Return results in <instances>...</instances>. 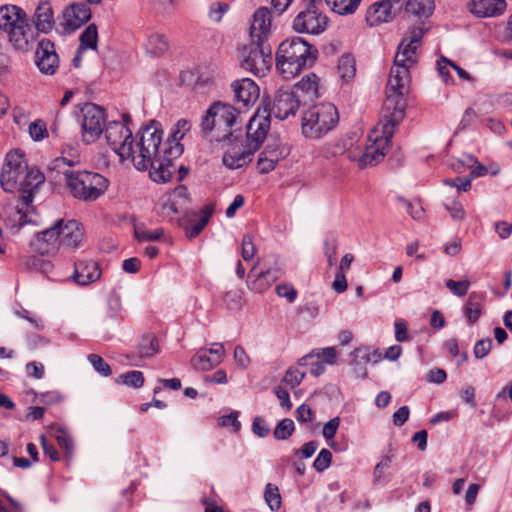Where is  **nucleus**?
I'll use <instances>...</instances> for the list:
<instances>
[{
    "mask_svg": "<svg viewBox=\"0 0 512 512\" xmlns=\"http://www.w3.org/2000/svg\"><path fill=\"white\" fill-rule=\"evenodd\" d=\"M59 224H63L62 219L56 221L52 227L37 233L33 237L30 243L33 251L41 255H45L54 253L58 250L61 245Z\"/></svg>",
    "mask_w": 512,
    "mask_h": 512,
    "instance_id": "obj_16",
    "label": "nucleus"
},
{
    "mask_svg": "<svg viewBox=\"0 0 512 512\" xmlns=\"http://www.w3.org/2000/svg\"><path fill=\"white\" fill-rule=\"evenodd\" d=\"M61 245L76 248L83 240V229L76 220L63 221L59 224Z\"/></svg>",
    "mask_w": 512,
    "mask_h": 512,
    "instance_id": "obj_23",
    "label": "nucleus"
},
{
    "mask_svg": "<svg viewBox=\"0 0 512 512\" xmlns=\"http://www.w3.org/2000/svg\"><path fill=\"white\" fill-rule=\"evenodd\" d=\"M128 116H124V122L111 121L105 126L104 139L106 144L115 152L121 161L131 160L139 171L153 170L156 167L161 170V164H157V148L163 135L162 130L155 122L145 126L139 132V140L134 143L132 131L128 127Z\"/></svg>",
    "mask_w": 512,
    "mask_h": 512,
    "instance_id": "obj_2",
    "label": "nucleus"
},
{
    "mask_svg": "<svg viewBox=\"0 0 512 512\" xmlns=\"http://www.w3.org/2000/svg\"><path fill=\"white\" fill-rule=\"evenodd\" d=\"M340 418L339 417H334L332 419H330L323 427V430H322V434H323V437L326 439V440H331L334 438L338 428H339V425H340Z\"/></svg>",
    "mask_w": 512,
    "mask_h": 512,
    "instance_id": "obj_63",
    "label": "nucleus"
},
{
    "mask_svg": "<svg viewBox=\"0 0 512 512\" xmlns=\"http://www.w3.org/2000/svg\"><path fill=\"white\" fill-rule=\"evenodd\" d=\"M134 233L137 240L141 242L157 241L164 236V230L162 228L148 230L144 227L137 226L135 227Z\"/></svg>",
    "mask_w": 512,
    "mask_h": 512,
    "instance_id": "obj_41",
    "label": "nucleus"
},
{
    "mask_svg": "<svg viewBox=\"0 0 512 512\" xmlns=\"http://www.w3.org/2000/svg\"><path fill=\"white\" fill-rule=\"evenodd\" d=\"M191 123L186 119H180L176 122L174 127L171 129L169 138L165 143L160 142L157 148V157L159 161L157 164H161V170L156 167L150 170V177L154 182L165 183L171 180L176 168L173 165V160L178 158L182 152L183 147L180 144V140L185 134L190 131Z\"/></svg>",
    "mask_w": 512,
    "mask_h": 512,
    "instance_id": "obj_4",
    "label": "nucleus"
},
{
    "mask_svg": "<svg viewBox=\"0 0 512 512\" xmlns=\"http://www.w3.org/2000/svg\"><path fill=\"white\" fill-rule=\"evenodd\" d=\"M339 122L336 106L324 102L311 106L304 111L301 119L302 135L311 140H318L332 131Z\"/></svg>",
    "mask_w": 512,
    "mask_h": 512,
    "instance_id": "obj_6",
    "label": "nucleus"
},
{
    "mask_svg": "<svg viewBox=\"0 0 512 512\" xmlns=\"http://www.w3.org/2000/svg\"><path fill=\"white\" fill-rule=\"evenodd\" d=\"M88 361L92 365L95 371L104 377H108L112 374V369L108 363L98 354H89Z\"/></svg>",
    "mask_w": 512,
    "mask_h": 512,
    "instance_id": "obj_45",
    "label": "nucleus"
},
{
    "mask_svg": "<svg viewBox=\"0 0 512 512\" xmlns=\"http://www.w3.org/2000/svg\"><path fill=\"white\" fill-rule=\"evenodd\" d=\"M344 152L345 145L340 141L325 144L319 150L320 155L326 159L337 157L342 155Z\"/></svg>",
    "mask_w": 512,
    "mask_h": 512,
    "instance_id": "obj_46",
    "label": "nucleus"
},
{
    "mask_svg": "<svg viewBox=\"0 0 512 512\" xmlns=\"http://www.w3.org/2000/svg\"><path fill=\"white\" fill-rule=\"evenodd\" d=\"M270 128V113L266 107L259 108L247 124V146L258 150Z\"/></svg>",
    "mask_w": 512,
    "mask_h": 512,
    "instance_id": "obj_14",
    "label": "nucleus"
},
{
    "mask_svg": "<svg viewBox=\"0 0 512 512\" xmlns=\"http://www.w3.org/2000/svg\"><path fill=\"white\" fill-rule=\"evenodd\" d=\"M34 23L38 31L48 33L54 26V14L50 3L43 2L38 5L34 14Z\"/></svg>",
    "mask_w": 512,
    "mask_h": 512,
    "instance_id": "obj_28",
    "label": "nucleus"
},
{
    "mask_svg": "<svg viewBox=\"0 0 512 512\" xmlns=\"http://www.w3.org/2000/svg\"><path fill=\"white\" fill-rule=\"evenodd\" d=\"M424 34L425 29L421 25L412 26L405 33L390 70L383 117L368 135L370 144L362 153L352 150L347 152V157L357 162L361 169L373 166L384 159L395 128L405 117V95L410 83V69L418 62V49Z\"/></svg>",
    "mask_w": 512,
    "mask_h": 512,
    "instance_id": "obj_1",
    "label": "nucleus"
},
{
    "mask_svg": "<svg viewBox=\"0 0 512 512\" xmlns=\"http://www.w3.org/2000/svg\"><path fill=\"white\" fill-rule=\"evenodd\" d=\"M317 53V49L301 37L286 39L277 49L276 67L283 78H294L303 69L314 64Z\"/></svg>",
    "mask_w": 512,
    "mask_h": 512,
    "instance_id": "obj_3",
    "label": "nucleus"
},
{
    "mask_svg": "<svg viewBox=\"0 0 512 512\" xmlns=\"http://www.w3.org/2000/svg\"><path fill=\"white\" fill-rule=\"evenodd\" d=\"M434 8V0H407L405 4V11L419 19L430 17Z\"/></svg>",
    "mask_w": 512,
    "mask_h": 512,
    "instance_id": "obj_32",
    "label": "nucleus"
},
{
    "mask_svg": "<svg viewBox=\"0 0 512 512\" xmlns=\"http://www.w3.org/2000/svg\"><path fill=\"white\" fill-rule=\"evenodd\" d=\"M255 150L246 145V148L236 149L235 147L227 150L223 155V164L229 169H239L247 165L252 160Z\"/></svg>",
    "mask_w": 512,
    "mask_h": 512,
    "instance_id": "obj_27",
    "label": "nucleus"
},
{
    "mask_svg": "<svg viewBox=\"0 0 512 512\" xmlns=\"http://www.w3.org/2000/svg\"><path fill=\"white\" fill-rule=\"evenodd\" d=\"M101 276L98 262L94 260H79L74 264L73 280L82 286L97 281Z\"/></svg>",
    "mask_w": 512,
    "mask_h": 512,
    "instance_id": "obj_20",
    "label": "nucleus"
},
{
    "mask_svg": "<svg viewBox=\"0 0 512 512\" xmlns=\"http://www.w3.org/2000/svg\"><path fill=\"white\" fill-rule=\"evenodd\" d=\"M493 342L490 338L478 340L475 343L473 353L477 359H483L491 351Z\"/></svg>",
    "mask_w": 512,
    "mask_h": 512,
    "instance_id": "obj_55",
    "label": "nucleus"
},
{
    "mask_svg": "<svg viewBox=\"0 0 512 512\" xmlns=\"http://www.w3.org/2000/svg\"><path fill=\"white\" fill-rule=\"evenodd\" d=\"M272 32L273 25L270 10L267 7H259L255 10L250 20V42L268 44Z\"/></svg>",
    "mask_w": 512,
    "mask_h": 512,
    "instance_id": "obj_13",
    "label": "nucleus"
},
{
    "mask_svg": "<svg viewBox=\"0 0 512 512\" xmlns=\"http://www.w3.org/2000/svg\"><path fill=\"white\" fill-rule=\"evenodd\" d=\"M44 179V175L38 169H26L20 182V191L22 192V201L24 205L28 206L32 203L33 192L44 182Z\"/></svg>",
    "mask_w": 512,
    "mask_h": 512,
    "instance_id": "obj_22",
    "label": "nucleus"
},
{
    "mask_svg": "<svg viewBox=\"0 0 512 512\" xmlns=\"http://www.w3.org/2000/svg\"><path fill=\"white\" fill-rule=\"evenodd\" d=\"M211 214L212 212L206 207L202 211V215L199 219L191 221L189 224L186 225V236L190 239L197 237L209 222Z\"/></svg>",
    "mask_w": 512,
    "mask_h": 512,
    "instance_id": "obj_39",
    "label": "nucleus"
},
{
    "mask_svg": "<svg viewBox=\"0 0 512 512\" xmlns=\"http://www.w3.org/2000/svg\"><path fill=\"white\" fill-rule=\"evenodd\" d=\"M331 461L332 453L328 449L323 448L314 460L313 467L317 472H323L331 465Z\"/></svg>",
    "mask_w": 512,
    "mask_h": 512,
    "instance_id": "obj_51",
    "label": "nucleus"
},
{
    "mask_svg": "<svg viewBox=\"0 0 512 512\" xmlns=\"http://www.w3.org/2000/svg\"><path fill=\"white\" fill-rule=\"evenodd\" d=\"M392 18V4L389 0H382L372 4L366 12V22L371 27L389 22Z\"/></svg>",
    "mask_w": 512,
    "mask_h": 512,
    "instance_id": "obj_25",
    "label": "nucleus"
},
{
    "mask_svg": "<svg viewBox=\"0 0 512 512\" xmlns=\"http://www.w3.org/2000/svg\"><path fill=\"white\" fill-rule=\"evenodd\" d=\"M117 382H121L129 387L140 388L144 384V375L141 371H128L121 375Z\"/></svg>",
    "mask_w": 512,
    "mask_h": 512,
    "instance_id": "obj_44",
    "label": "nucleus"
},
{
    "mask_svg": "<svg viewBox=\"0 0 512 512\" xmlns=\"http://www.w3.org/2000/svg\"><path fill=\"white\" fill-rule=\"evenodd\" d=\"M273 63L272 48L269 44L250 42L240 50V66L255 76H265Z\"/></svg>",
    "mask_w": 512,
    "mask_h": 512,
    "instance_id": "obj_9",
    "label": "nucleus"
},
{
    "mask_svg": "<svg viewBox=\"0 0 512 512\" xmlns=\"http://www.w3.org/2000/svg\"><path fill=\"white\" fill-rule=\"evenodd\" d=\"M0 29L8 34L9 41L17 49H25L34 38L26 13L15 5L0 7Z\"/></svg>",
    "mask_w": 512,
    "mask_h": 512,
    "instance_id": "obj_8",
    "label": "nucleus"
},
{
    "mask_svg": "<svg viewBox=\"0 0 512 512\" xmlns=\"http://www.w3.org/2000/svg\"><path fill=\"white\" fill-rule=\"evenodd\" d=\"M29 133L36 141L44 139L47 134L45 123L41 120L32 122L29 126Z\"/></svg>",
    "mask_w": 512,
    "mask_h": 512,
    "instance_id": "obj_60",
    "label": "nucleus"
},
{
    "mask_svg": "<svg viewBox=\"0 0 512 512\" xmlns=\"http://www.w3.org/2000/svg\"><path fill=\"white\" fill-rule=\"evenodd\" d=\"M294 429L293 420L285 418L276 425L273 435L277 440H286L293 434Z\"/></svg>",
    "mask_w": 512,
    "mask_h": 512,
    "instance_id": "obj_43",
    "label": "nucleus"
},
{
    "mask_svg": "<svg viewBox=\"0 0 512 512\" xmlns=\"http://www.w3.org/2000/svg\"><path fill=\"white\" fill-rule=\"evenodd\" d=\"M285 274L283 265L276 263L266 271L260 272L255 280L250 284V288L258 293H262Z\"/></svg>",
    "mask_w": 512,
    "mask_h": 512,
    "instance_id": "obj_24",
    "label": "nucleus"
},
{
    "mask_svg": "<svg viewBox=\"0 0 512 512\" xmlns=\"http://www.w3.org/2000/svg\"><path fill=\"white\" fill-rule=\"evenodd\" d=\"M256 253V247L253 243L252 236L247 234L244 235L241 244V256L245 261L253 259Z\"/></svg>",
    "mask_w": 512,
    "mask_h": 512,
    "instance_id": "obj_54",
    "label": "nucleus"
},
{
    "mask_svg": "<svg viewBox=\"0 0 512 512\" xmlns=\"http://www.w3.org/2000/svg\"><path fill=\"white\" fill-rule=\"evenodd\" d=\"M395 457L393 454H386L381 457L380 461L373 469V483L375 485L387 484L392 478L393 473L390 472Z\"/></svg>",
    "mask_w": 512,
    "mask_h": 512,
    "instance_id": "obj_30",
    "label": "nucleus"
},
{
    "mask_svg": "<svg viewBox=\"0 0 512 512\" xmlns=\"http://www.w3.org/2000/svg\"><path fill=\"white\" fill-rule=\"evenodd\" d=\"M236 102L240 108H249L259 98L260 90L258 85L250 78L236 80L231 85Z\"/></svg>",
    "mask_w": 512,
    "mask_h": 512,
    "instance_id": "obj_18",
    "label": "nucleus"
},
{
    "mask_svg": "<svg viewBox=\"0 0 512 512\" xmlns=\"http://www.w3.org/2000/svg\"><path fill=\"white\" fill-rule=\"evenodd\" d=\"M468 10L477 17L486 18L501 15L506 9L505 0H471Z\"/></svg>",
    "mask_w": 512,
    "mask_h": 512,
    "instance_id": "obj_21",
    "label": "nucleus"
},
{
    "mask_svg": "<svg viewBox=\"0 0 512 512\" xmlns=\"http://www.w3.org/2000/svg\"><path fill=\"white\" fill-rule=\"evenodd\" d=\"M80 45L78 47V54H82L85 50H96L98 46V28L92 23L80 35Z\"/></svg>",
    "mask_w": 512,
    "mask_h": 512,
    "instance_id": "obj_34",
    "label": "nucleus"
},
{
    "mask_svg": "<svg viewBox=\"0 0 512 512\" xmlns=\"http://www.w3.org/2000/svg\"><path fill=\"white\" fill-rule=\"evenodd\" d=\"M179 0H150L153 9L161 15H170Z\"/></svg>",
    "mask_w": 512,
    "mask_h": 512,
    "instance_id": "obj_50",
    "label": "nucleus"
},
{
    "mask_svg": "<svg viewBox=\"0 0 512 512\" xmlns=\"http://www.w3.org/2000/svg\"><path fill=\"white\" fill-rule=\"evenodd\" d=\"M35 54L39 70L45 74H54L58 67V55L55 52L54 44L48 39L41 40Z\"/></svg>",
    "mask_w": 512,
    "mask_h": 512,
    "instance_id": "obj_19",
    "label": "nucleus"
},
{
    "mask_svg": "<svg viewBox=\"0 0 512 512\" xmlns=\"http://www.w3.org/2000/svg\"><path fill=\"white\" fill-rule=\"evenodd\" d=\"M239 113L237 109L230 104L215 103L206 112L201 122V130L203 133H209L213 130L216 132L215 140H230L237 128Z\"/></svg>",
    "mask_w": 512,
    "mask_h": 512,
    "instance_id": "obj_7",
    "label": "nucleus"
},
{
    "mask_svg": "<svg viewBox=\"0 0 512 512\" xmlns=\"http://www.w3.org/2000/svg\"><path fill=\"white\" fill-rule=\"evenodd\" d=\"M91 18V10L84 3L73 2L67 5L59 17L62 34H72Z\"/></svg>",
    "mask_w": 512,
    "mask_h": 512,
    "instance_id": "obj_12",
    "label": "nucleus"
},
{
    "mask_svg": "<svg viewBox=\"0 0 512 512\" xmlns=\"http://www.w3.org/2000/svg\"><path fill=\"white\" fill-rule=\"evenodd\" d=\"M275 290L279 297L285 298L289 303H293L298 295L297 290L288 283L277 285Z\"/></svg>",
    "mask_w": 512,
    "mask_h": 512,
    "instance_id": "obj_56",
    "label": "nucleus"
},
{
    "mask_svg": "<svg viewBox=\"0 0 512 512\" xmlns=\"http://www.w3.org/2000/svg\"><path fill=\"white\" fill-rule=\"evenodd\" d=\"M55 438L58 445L66 451L67 455H71L73 452V441L70 435L63 429H59Z\"/></svg>",
    "mask_w": 512,
    "mask_h": 512,
    "instance_id": "obj_59",
    "label": "nucleus"
},
{
    "mask_svg": "<svg viewBox=\"0 0 512 512\" xmlns=\"http://www.w3.org/2000/svg\"><path fill=\"white\" fill-rule=\"evenodd\" d=\"M337 356L336 349L334 347H326L316 351H312L306 356L302 357L298 364L304 366L308 364V360L316 358L324 364L332 365L335 363Z\"/></svg>",
    "mask_w": 512,
    "mask_h": 512,
    "instance_id": "obj_36",
    "label": "nucleus"
},
{
    "mask_svg": "<svg viewBox=\"0 0 512 512\" xmlns=\"http://www.w3.org/2000/svg\"><path fill=\"white\" fill-rule=\"evenodd\" d=\"M445 185L455 187L459 191H468L471 188V179L467 177H456L454 179H445L443 181Z\"/></svg>",
    "mask_w": 512,
    "mask_h": 512,
    "instance_id": "obj_62",
    "label": "nucleus"
},
{
    "mask_svg": "<svg viewBox=\"0 0 512 512\" xmlns=\"http://www.w3.org/2000/svg\"><path fill=\"white\" fill-rule=\"evenodd\" d=\"M225 355V348L221 343H213L210 348H201L192 358L195 369L208 371L219 365Z\"/></svg>",
    "mask_w": 512,
    "mask_h": 512,
    "instance_id": "obj_17",
    "label": "nucleus"
},
{
    "mask_svg": "<svg viewBox=\"0 0 512 512\" xmlns=\"http://www.w3.org/2000/svg\"><path fill=\"white\" fill-rule=\"evenodd\" d=\"M183 210V207L179 205L177 202L172 200L168 195L166 199L164 200L162 204V215L165 217H168L170 219L173 218V216L181 213Z\"/></svg>",
    "mask_w": 512,
    "mask_h": 512,
    "instance_id": "obj_53",
    "label": "nucleus"
},
{
    "mask_svg": "<svg viewBox=\"0 0 512 512\" xmlns=\"http://www.w3.org/2000/svg\"><path fill=\"white\" fill-rule=\"evenodd\" d=\"M265 501L272 511L279 510L281 507V496L277 486L268 483L264 493Z\"/></svg>",
    "mask_w": 512,
    "mask_h": 512,
    "instance_id": "obj_42",
    "label": "nucleus"
},
{
    "mask_svg": "<svg viewBox=\"0 0 512 512\" xmlns=\"http://www.w3.org/2000/svg\"><path fill=\"white\" fill-rule=\"evenodd\" d=\"M338 74L344 82H349L356 73L355 60L351 54H344L338 60Z\"/></svg>",
    "mask_w": 512,
    "mask_h": 512,
    "instance_id": "obj_38",
    "label": "nucleus"
},
{
    "mask_svg": "<svg viewBox=\"0 0 512 512\" xmlns=\"http://www.w3.org/2000/svg\"><path fill=\"white\" fill-rule=\"evenodd\" d=\"M26 169H12L3 167L1 173V186L6 192H14L20 190V182L25 174Z\"/></svg>",
    "mask_w": 512,
    "mask_h": 512,
    "instance_id": "obj_31",
    "label": "nucleus"
},
{
    "mask_svg": "<svg viewBox=\"0 0 512 512\" xmlns=\"http://www.w3.org/2000/svg\"><path fill=\"white\" fill-rule=\"evenodd\" d=\"M295 92L297 98L303 96L302 101L313 100L319 96V78L314 73L304 76L291 89Z\"/></svg>",
    "mask_w": 512,
    "mask_h": 512,
    "instance_id": "obj_26",
    "label": "nucleus"
},
{
    "mask_svg": "<svg viewBox=\"0 0 512 512\" xmlns=\"http://www.w3.org/2000/svg\"><path fill=\"white\" fill-rule=\"evenodd\" d=\"M27 163L24 159V155L18 151L9 152L6 155V161L3 167H9L12 169H27Z\"/></svg>",
    "mask_w": 512,
    "mask_h": 512,
    "instance_id": "obj_49",
    "label": "nucleus"
},
{
    "mask_svg": "<svg viewBox=\"0 0 512 512\" xmlns=\"http://www.w3.org/2000/svg\"><path fill=\"white\" fill-rule=\"evenodd\" d=\"M485 302V293L472 292L464 306V315L470 324L478 321L482 315Z\"/></svg>",
    "mask_w": 512,
    "mask_h": 512,
    "instance_id": "obj_29",
    "label": "nucleus"
},
{
    "mask_svg": "<svg viewBox=\"0 0 512 512\" xmlns=\"http://www.w3.org/2000/svg\"><path fill=\"white\" fill-rule=\"evenodd\" d=\"M81 138L86 145L96 142L105 131L106 112L93 103L82 108Z\"/></svg>",
    "mask_w": 512,
    "mask_h": 512,
    "instance_id": "obj_10",
    "label": "nucleus"
},
{
    "mask_svg": "<svg viewBox=\"0 0 512 512\" xmlns=\"http://www.w3.org/2000/svg\"><path fill=\"white\" fill-rule=\"evenodd\" d=\"M283 157V153L278 149H269L267 147L259 155L257 167L260 173H269L274 170L276 164Z\"/></svg>",
    "mask_w": 512,
    "mask_h": 512,
    "instance_id": "obj_33",
    "label": "nucleus"
},
{
    "mask_svg": "<svg viewBox=\"0 0 512 512\" xmlns=\"http://www.w3.org/2000/svg\"><path fill=\"white\" fill-rule=\"evenodd\" d=\"M239 412L233 411L228 415L219 418V425L227 428H231L234 432H237L241 428V423L238 420Z\"/></svg>",
    "mask_w": 512,
    "mask_h": 512,
    "instance_id": "obj_57",
    "label": "nucleus"
},
{
    "mask_svg": "<svg viewBox=\"0 0 512 512\" xmlns=\"http://www.w3.org/2000/svg\"><path fill=\"white\" fill-rule=\"evenodd\" d=\"M229 5L225 2H214L210 5L208 17L215 23H220L223 16L228 12Z\"/></svg>",
    "mask_w": 512,
    "mask_h": 512,
    "instance_id": "obj_47",
    "label": "nucleus"
},
{
    "mask_svg": "<svg viewBox=\"0 0 512 512\" xmlns=\"http://www.w3.org/2000/svg\"><path fill=\"white\" fill-rule=\"evenodd\" d=\"M166 36L159 32H151L147 35L145 42L146 50L153 55L163 54L168 49Z\"/></svg>",
    "mask_w": 512,
    "mask_h": 512,
    "instance_id": "obj_37",
    "label": "nucleus"
},
{
    "mask_svg": "<svg viewBox=\"0 0 512 512\" xmlns=\"http://www.w3.org/2000/svg\"><path fill=\"white\" fill-rule=\"evenodd\" d=\"M445 285L453 295L463 297L467 294L471 283L468 280L454 281L448 279L445 281Z\"/></svg>",
    "mask_w": 512,
    "mask_h": 512,
    "instance_id": "obj_48",
    "label": "nucleus"
},
{
    "mask_svg": "<svg viewBox=\"0 0 512 512\" xmlns=\"http://www.w3.org/2000/svg\"><path fill=\"white\" fill-rule=\"evenodd\" d=\"M327 25L328 17L312 1L296 15L292 27L297 33L319 35L326 30Z\"/></svg>",
    "mask_w": 512,
    "mask_h": 512,
    "instance_id": "obj_11",
    "label": "nucleus"
},
{
    "mask_svg": "<svg viewBox=\"0 0 512 512\" xmlns=\"http://www.w3.org/2000/svg\"><path fill=\"white\" fill-rule=\"evenodd\" d=\"M168 196L183 208L186 206L189 200L188 190L185 186L182 185L176 187L172 192L168 194Z\"/></svg>",
    "mask_w": 512,
    "mask_h": 512,
    "instance_id": "obj_61",
    "label": "nucleus"
},
{
    "mask_svg": "<svg viewBox=\"0 0 512 512\" xmlns=\"http://www.w3.org/2000/svg\"><path fill=\"white\" fill-rule=\"evenodd\" d=\"M158 352L157 339L153 334L144 335L138 345V355L140 358H149Z\"/></svg>",
    "mask_w": 512,
    "mask_h": 512,
    "instance_id": "obj_40",
    "label": "nucleus"
},
{
    "mask_svg": "<svg viewBox=\"0 0 512 512\" xmlns=\"http://www.w3.org/2000/svg\"><path fill=\"white\" fill-rule=\"evenodd\" d=\"M305 376L304 372L299 371L296 368H290L287 370L283 382L289 385L291 388L298 386Z\"/></svg>",
    "mask_w": 512,
    "mask_h": 512,
    "instance_id": "obj_58",
    "label": "nucleus"
},
{
    "mask_svg": "<svg viewBox=\"0 0 512 512\" xmlns=\"http://www.w3.org/2000/svg\"><path fill=\"white\" fill-rule=\"evenodd\" d=\"M362 0H325L333 13L341 16L352 15L358 9Z\"/></svg>",
    "mask_w": 512,
    "mask_h": 512,
    "instance_id": "obj_35",
    "label": "nucleus"
},
{
    "mask_svg": "<svg viewBox=\"0 0 512 512\" xmlns=\"http://www.w3.org/2000/svg\"><path fill=\"white\" fill-rule=\"evenodd\" d=\"M444 208L449 212L454 221H463L466 213L462 204L457 200L444 203Z\"/></svg>",
    "mask_w": 512,
    "mask_h": 512,
    "instance_id": "obj_52",
    "label": "nucleus"
},
{
    "mask_svg": "<svg viewBox=\"0 0 512 512\" xmlns=\"http://www.w3.org/2000/svg\"><path fill=\"white\" fill-rule=\"evenodd\" d=\"M302 102L301 98H297L295 92L289 88H280L274 97L273 104L268 109L270 116L284 120L290 115H295Z\"/></svg>",
    "mask_w": 512,
    "mask_h": 512,
    "instance_id": "obj_15",
    "label": "nucleus"
},
{
    "mask_svg": "<svg viewBox=\"0 0 512 512\" xmlns=\"http://www.w3.org/2000/svg\"><path fill=\"white\" fill-rule=\"evenodd\" d=\"M252 431L256 436L260 438H264L270 433V429L265 424V420L260 416L254 418L252 423Z\"/></svg>",
    "mask_w": 512,
    "mask_h": 512,
    "instance_id": "obj_64",
    "label": "nucleus"
},
{
    "mask_svg": "<svg viewBox=\"0 0 512 512\" xmlns=\"http://www.w3.org/2000/svg\"><path fill=\"white\" fill-rule=\"evenodd\" d=\"M63 176L69 194L86 203L97 201L106 193L110 184L103 175L87 170H66Z\"/></svg>",
    "mask_w": 512,
    "mask_h": 512,
    "instance_id": "obj_5",
    "label": "nucleus"
}]
</instances>
